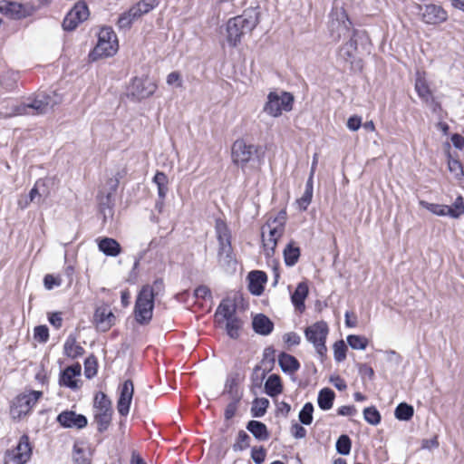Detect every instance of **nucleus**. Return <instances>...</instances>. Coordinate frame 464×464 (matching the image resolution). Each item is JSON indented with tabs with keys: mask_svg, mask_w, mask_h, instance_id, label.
<instances>
[{
	"mask_svg": "<svg viewBox=\"0 0 464 464\" xmlns=\"http://www.w3.org/2000/svg\"><path fill=\"white\" fill-rule=\"evenodd\" d=\"M258 23L259 12L256 8H248L242 14L229 18L219 31L222 44L229 48L238 46L243 36L255 29Z\"/></svg>",
	"mask_w": 464,
	"mask_h": 464,
	"instance_id": "obj_1",
	"label": "nucleus"
},
{
	"mask_svg": "<svg viewBox=\"0 0 464 464\" xmlns=\"http://www.w3.org/2000/svg\"><path fill=\"white\" fill-rule=\"evenodd\" d=\"M231 161L246 175H251L261 172L265 155L255 145L237 140L231 147Z\"/></svg>",
	"mask_w": 464,
	"mask_h": 464,
	"instance_id": "obj_2",
	"label": "nucleus"
},
{
	"mask_svg": "<svg viewBox=\"0 0 464 464\" xmlns=\"http://www.w3.org/2000/svg\"><path fill=\"white\" fill-rule=\"evenodd\" d=\"M61 102L62 96L55 92L39 93L33 101L21 106L12 105L9 110L1 113L4 117H13L15 115L27 114L28 109L34 110L36 113H45Z\"/></svg>",
	"mask_w": 464,
	"mask_h": 464,
	"instance_id": "obj_3",
	"label": "nucleus"
},
{
	"mask_svg": "<svg viewBox=\"0 0 464 464\" xmlns=\"http://www.w3.org/2000/svg\"><path fill=\"white\" fill-rule=\"evenodd\" d=\"M119 40L111 27H102L97 33V43L89 53L92 62L108 59L117 54Z\"/></svg>",
	"mask_w": 464,
	"mask_h": 464,
	"instance_id": "obj_4",
	"label": "nucleus"
},
{
	"mask_svg": "<svg viewBox=\"0 0 464 464\" xmlns=\"http://www.w3.org/2000/svg\"><path fill=\"white\" fill-rule=\"evenodd\" d=\"M286 222V213L280 211L271 217L262 228V246L266 256L274 254L279 238L283 236Z\"/></svg>",
	"mask_w": 464,
	"mask_h": 464,
	"instance_id": "obj_5",
	"label": "nucleus"
},
{
	"mask_svg": "<svg viewBox=\"0 0 464 464\" xmlns=\"http://www.w3.org/2000/svg\"><path fill=\"white\" fill-rule=\"evenodd\" d=\"M43 393L29 391L15 396L9 404V417L14 421H22L28 418Z\"/></svg>",
	"mask_w": 464,
	"mask_h": 464,
	"instance_id": "obj_6",
	"label": "nucleus"
},
{
	"mask_svg": "<svg viewBox=\"0 0 464 464\" xmlns=\"http://www.w3.org/2000/svg\"><path fill=\"white\" fill-rule=\"evenodd\" d=\"M329 334V324L324 320L314 322L304 329V335L306 342L314 347L315 353L322 360H324L327 354L326 342Z\"/></svg>",
	"mask_w": 464,
	"mask_h": 464,
	"instance_id": "obj_7",
	"label": "nucleus"
},
{
	"mask_svg": "<svg viewBox=\"0 0 464 464\" xmlns=\"http://www.w3.org/2000/svg\"><path fill=\"white\" fill-rule=\"evenodd\" d=\"M294 102L295 98L291 92L276 90L267 94L263 111L269 117L278 118L283 113L292 111Z\"/></svg>",
	"mask_w": 464,
	"mask_h": 464,
	"instance_id": "obj_8",
	"label": "nucleus"
},
{
	"mask_svg": "<svg viewBox=\"0 0 464 464\" xmlns=\"http://www.w3.org/2000/svg\"><path fill=\"white\" fill-rule=\"evenodd\" d=\"M154 291L151 286L144 285L139 292L134 307V318L140 324H148L153 314Z\"/></svg>",
	"mask_w": 464,
	"mask_h": 464,
	"instance_id": "obj_9",
	"label": "nucleus"
},
{
	"mask_svg": "<svg viewBox=\"0 0 464 464\" xmlns=\"http://www.w3.org/2000/svg\"><path fill=\"white\" fill-rule=\"evenodd\" d=\"M418 203L420 208L436 217H449L458 219L464 216V198L461 196L457 197L451 205L433 203L424 199L419 200Z\"/></svg>",
	"mask_w": 464,
	"mask_h": 464,
	"instance_id": "obj_10",
	"label": "nucleus"
},
{
	"mask_svg": "<svg viewBox=\"0 0 464 464\" xmlns=\"http://www.w3.org/2000/svg\"><path fill=\"white\" fill-rule=\"evenodd\" d=\"M157 90L155 80L148 74H140L133 77L128 86V96L141 101L154 94Z\"/></svg>",
	"mask_w": 464,
	"mask_h": 464,
	"instance_id": "obj_11",
	"label": "nucleus"
},
{
	"mask_svg": "<svg viewBox=\"0 0 464 464\" xmlns=\"http://www.w3.org/2000/svg\"><path fill=\"white\" fill-rule=\"evenodd\" d=\"M35 12L36 7L31 2L0 1V14L13 20L27 18L32 16Z\"/></svg>",
	"mask_w": 464,
	"mask_h": 464,
	"instance_id": "obj_12",
	"label": "nucleus"
},
{
	"mask_svg": "<svg viewBox=\"0 0 464 464\" xmlns=\"http://www.w3.org/2000/svg\"><path fill=\"white\" fill-rule=\"evenodd\" d=\"M92 324L99 332H108L117 322V316L109 304L101 303L95 306Z\"/></svg>",
	"mask_w": 464,
	"mask_h": 464,
	"instance_id": "obj_13",
	"label": "nucleus"
},
{
	"mask_svg": "<svg viewBox=\"0 0 464 464\" xmlns=\"http://www.w3.org/2000/svg\"><path fill=\"white\" fill-rule=\"evenodd\" d=\"M32 449L27 437H22L16 446L6 450L4 464H25L31 458Z\"/></svg>",
	"mask_w": 464,
	"mask_h": 464,
	"instance_id": "obj_14",
	"label": "nucleus"
},
{
	"mask_svg": "<svg viewBox=\"0 0 464 464\" xmlns=\"http://www.w3.org/2000/svg\"><path fill=\"white\" fill-rule=\"evenodd\" d=\"M95 420L99 430H105L111 419V403L103 392H98L94 398Z\"/></svg>",
	"mask_w": 464,
	"mask_h": 464,
	"instance_id": "obj_15",
	"label": "nucleus"
},
{
	"mask_svg": "<svg viewBox=\"0 0 464 464\" xmlns=\"http://www.w3.org/2000/svg\"><path fill=\"white\" fill-rule=\"evenodd\" d=\"M90 15L89 8L83 2H78L68 12L63 22V28L66 31L75 30Z\"/></svg>",
	"mask_w": 464,
	"mask_h": 464,
	"instance_id": "obj_16",
	"label": "nucleus"
},
{
	"mask_svg": "<svg viewBox=\"0 0 464 464\" xmlns=\"http://www.w3.org/2000/svg\"><path fill=\"white\" fill-rule=\"evenodd\" d=\"M420 16L421 21L428 25H439L448 20L447 11L435 4L420 6Z\"/></svg>",
	"mask_w": 464,
	"mask_h": 464,
	"instance_id": "obj_17",
	"label": "nucleus"
},
{
	"mask_svg": "<svg viewBox=\"0 0 464 464\" xmlns=\"http://www.w3.org/2000/svg\"><path fill=\"white\" fill-rule=\"evenodd\" d=\"M94 448L85 440L76 441L72 449L71 459L73 464H92Z\"/></svg>",
	"mask_w": 464,
	"mask_h": 464,
	"instance_id": "obj_18",
	"label": "nucleus"
},
{
	"mask_svg": "<svg viewBox=\"0 0 464 464\" xmlns=\"http://www.w3.org/2000/svg\"><path fill=\"white\" fill-rule=\"evenodd\" d=\"M443 151L446 158L448 171L454 179L460 181L464 179V167L458 154L451 150L449 143L443 144Z\"/></svg>",
	"mask_w": 464,
	"mask_h": 464,
	"instance_id": "obj_19",
	"label": "nucleus"
},
{
	"mask_svg": "<svg viewBox=\"0 0 464 464\" xmlns=\"http://www.w3.org/2000/svg\"><path fill=\"white\" fill-rule=\"evenodd\" d=\"M57 421L67 429H82L87 425V419L82 414L65 411L57 416Z\"/></svg>",
	"mask_w": 464,
	"mask_h": 464,
	"instance_id": "obj_20",
	"label": "nucleus"
},
{
	"mask_svg": "<svg viewBox=\"0 0 464 464\" xmlns=\"http://www.w3.org/2000/svg\"><path fill=\"white\" fill-rule=\"evenodd\" d=\"M218 239L219 242V259L227 262L231 258L232 249L230 246L229 235L225 225H218Z\"/></svg>",
	"mask_w": 464,
	"mask_h": 464,
	"instance_id": "obj_21",
	"label": "nucleus"
},
{
	"mask_svg": "<svg viewBox=\"0 0 464 464\" xmlns=\"http://www.w3.org/2000/svg\"><path fill=\"white\" fill-rule=\"evenodd\" d=\"M81 372L79 364L67 367L61 375L60 383L71 389H78L82 383Z\"/></svg>",
	"mask_w": 464,
	"mask_h": 464,
	"instance_id": "obj_22",
	"label": "nucleus"
},
{
	"mask_svg": "<svg viewBox=\"0 0 464 464\" xmlns=\"http://www.w3.org/2000/svg\"><path fill=\"white\" fill-rule=\"evenodd\" d=\"M239 296L234 295V296H228L222 301L215 314L216 322H222L227 319L236 317L234 314L236 312L237 300Z\"/></svg>",
	"mask_w": 464,
	"mask_h": 464,
	"instance_id": "obj_23",
	"label": "nucleus"
},
{
	"mask_svg": "<svg viewBox=\"0 0 464 464\" xmlns=\"http://www.w3.org/2000/svg\"><path fill=\"white\" fill-rule=\"evenodd\" d=\"M133 384L131 382H124L121 388L120 398L117 405L118 411L121 415H127L129 413L133 396Z\"/></svg>",
	"mask_w": 464,
	"mask_h": 464,
	"instance_id": "obj_24",
	"label": "nucleus"
},
{
	"mask_svg": "<svg viewBox=\"0 0 464 464\" xmlns=\"http://www.w3.org/2000/svg\"><path fill=\"white\" fill-rule=\"evenodd\" d=\"M252 325L254 331L261 335L269 334L274 328L272 321L263 314H257L253 316Z\"/></svg>",
	"mask_w": 464,
	"mask_h": 464,
	"instance_id": "obj_25",
	"label": "nucleus"
},
{
	"mask_svg": "<svg viewBox=\"0 0 464 464\" xmlns=\"http://www.w3.org/2000/svg\"><path fill=\"white\" fill-rule=\"evenodd\" d=\"M266 282V276L261 271H254L248 275V289L255 295H260Z\"/></svg>",
	"mask_w": 464,
	"mask_h": 464,
	"instance_id": "obj_26",
	"label": "nucleus"
},
{
	"mask_svg": "<svg viewBox=\"0 0 464 464\" xmlns=\"http://www.w3.org/2000/svg\"><path fill=\"white\" fill-rule=\"evenodd\" d=\"M309 288L308 285L305 282H302L298 284L295 292L292 295V303L295 305V309L299 312H304L305 309L304 301L308 295Z\"/></svg>",
	"mask_w": 464,
	"mask_h": 464,
	"instance_id": "obj_27",
	"label": "nucleus"
},
{
	"mask_svg": "<svg viewBox=\"0 0 464 464\" xmlns=\"http://www.w3.org/2000/svg\"><path fill=\"white\" fill-rule=\"evenodd\" d=\"M98 246L106 256H116L121 253L120 244L112 238L104 237L98 240Z\"/></svg>",
	"mask_w": 464,
	"mask_h": 464,
	"instance_id": "obj_28",
	"label": "nucleus"
},
{
	"mask_svg": "<svg viewBox=\"0 0 464 464\" xmlns=\"http://www.w3.org/2000/svg\"><path fill=\"white\" fill-rule=\"evenodd\" d=\"M313 175L314 169L310 174V177L306 182L305 189L300 198L297 199L296 203L301 210H306L313 199L314 188H313Z\"/></svg>",
	"mask_w": 464,
	"mask_h": 464,
	"instance_id": "obj_29",
	"label": "nucleus"
},
{
	"mask_svg": "<svg viewBox=\"0 0 464 464\" xmlns=\"http://www.w3.org/2000/svg\"><path fill=\"white\" fill-rule=\"evenodd\" d=\"M334 392L329 388L322 389L318 393L317 403L323 411L330 410L334 405Z\"/></svg>",
	"mask_w": 464,
	"mask_h": 464,
	"instance_id": "obj_30",
	"label": "nucleus"
},
{
	"mask_svg": "<svg viewBox=\"0 0 464 464\" xmlns=\"http://www.w3.org/2000/svg\"><path fill=\"white\" fill-rule=\"evenodd\" d=\"M216 323L218 324V327L225 329L227 334L231 338H237L238 336V333L241 328V322L237 317Z\"/></svg>",
	"mask_w": 464,
	"mask_h": 464,
	"instance_id": "obj_31",
	"label": "nucleus"
},
{
	"mask_svg": "<svg viewBox=\"0 0 464 464\" xmlns=\"http://www.w3.org/2000/svg\"><path fill=\"white\" fill-rule=\"evenodd\" d=\"M278 362L281 369L285 372H295L300 367V364L295 357L287 353H282L278 358Z\"/></svg>",
	"mask_w": 464,
	"mask_h": 464,
	"instance_id": "obj_32",
	"label": "nucleus"
},
{
	"mask_svg": "<svg viewBox=\"0 0 464 464\" xmlns=\"http://www.w3.org/2000/svg\"><path fill=\"white\" fill-rule=\"evenodd\" d=\"M158 5L157 0H140L130 9L140 19L144 14L152 11Z\"/></svg>",
	"mask_w": 464,
	"mask_h": 464,
	"instance_id": "obj_33",
	"label": "nucleus"
},
{
	"mask_svg": "<svg viewBox=\"0 0 464 464\" xmlns=\"http://www.w3.org/2000/svg\"><path fill=\"white\" fill-rule=\"evenodd\" d=\"M282 382L281 379L276 374H271L268 376L265 383L266 392L269 396H276L282 392Z\"/></svg>",
	"mask_w": 464,
	"mask_h": 464,
	"instance_id": "obj_34",
	"label": "nucleus"
},
{
	"mask_svg": "<svg viewBox=\"0 0 464 464\" xmlns=\"http://www.w3.org/2000/svg\"><path fill=\"white\" fill-rule=\"evenodd\" d=\"M246 428L257 440H265L268 439V431L264 423L257 420H251L248 422Z\"/></svg>",
	"mask_w": 464,
	"mask_h": 464,
	"instance_id": "obj_35",
	"label": "nucleus"
},
{
	"mask_svg": "<svg viewBox=\"0 0 464 464\" xmlns=\"http://www.w3.org/2000/svg\"><path fill=\"white\" fill-rule=\"evenodd\" d=\"M300 256L299 247L293 242L289 243L284 250L285 263L288 266H294Z\"/></svg>",
	"mask_w": 464,
	"mask_h": 464,
	"instance_id": "obj_36",
	"label": "nucleus"
},
{
	"mask_svg": "<svg viewBox=\"0 0 464 464\" xmlns=\"http://www.w3.org/2000/svg\"><path fill=\"white\" fill-rule=\"evenodd\" d=\"M139 20L136 14L130 9V7L123 12L118 18L117 24L120 29H130L132 24Z\"/></svg>",
	"mask_w": 464,
	"mask_h": 464,
	"instance_id": "obj_37",
	"label": "nucleus"
},
{
	"mask_svg": "<svg viewBox=\"0 0 464 464\" xmlns=\"http://www.w3.org/2000/svg\"><path fill=\"white\" fill-rule=\"evenodd\" d=\"M346 341L353 350L364 351L369 344L368 338L359 334H349Z\"/></svg>",
	"mask_w": 464,
	"mask_h": 464,
	"instance_id": "obj_38",
	"label": "nucleus"
},
{
	"mask_svg": "<svg viewBox=\"0 0 464 464\" xmlns=\"http://www.w3.org/2000/svg\"><path fill=\"white\" fill-rule=\"evenodd\" d=\"M414 410L413 407L407 403H400L394 411L395 418L399 420L407 421L411 419L413 416Z\"/></svg>",
	"mask_w": 464,
	"mask_h": 464,
	"instance_id": "obj_39",
	"label": "nucleus"
},
{
	"mask_svg": "<svg viewBox=\"0 0 464 464\" xmlns=\"http://www.w3.org/2000/svg\"><path fill=\"white\" fill-rule=\"evenodd\" d=\"M153 181L157 185L159 197L164 198L168 191V177L165 173L159 171L155 174Z\"/></svg>",
	"mask_w": 464,
	"mask_h": 464,
	"instance_id": "obj_40",
	"label": "nucleus"
},
{
	"mask_svg": "<svg viewBox=\"0 0 464 464\" xmlns=\"http://www.w3.org/2000/svg\"><path fill=\"white\" fill-rule=\"evenodd\" d=\"M269 406V401L266 398H257L253 401L251 412L254 417H262Z\"/></svg>",
	"mask_w": 464,
	"mask_h": 464,
	"instance_id": "obj_41",
	"label": "nucleus"
},
{
	"mask_svg": "<svg viewBox=\"0 0 464 464\" xmlns=\"http://www.w3.org/2000/svg\"><path fill=\"white\" fill-rule=\"evenodd\" d=\"M362 413L365 421L369 424L376 426L381 422V414L375 407H367L363 410Z\"/></svg>",
	"mask_w": 464,
	"mask_h": 464,
	"instance_id": "obj_42",
	"label": "nucleus"
},
{
	"mask_svg": "<svg viewBox=\"0 0 464 464\" xmlns=\"http://www.w3.org/2000/svg\"><path fill=\"white\" fill-rule=\"evenodd\" d=\"M347 351V345L345 344L343 340H339L334 343L333 352L334 358L336 362H340L344 361L346 358Z\"/></svg>",
	"mask_w": 464,
	"mask_h": 464,
	"instance_id": "obj_43",
	"label": "nucleus"
},
{
	"mask_svg": "<svg viewBox=\"0 0 464 464\" xmlns=\"http://www.w3.org/2000/svg\"><path fill=\"white\" fill-rule=\"evenodd\" d=\"M415 89L420 97H421L422 99L429 100L430 98L431 92L429 84L424 77L419 76L417 78Z\"/></svg>",
	"mask_w": 464,
	"mask_h": 464,
	"instance_id": "obj_44",
	"label": "nucleus"
},
{
	"mask_svg": "<svg viewBox=\"0 0 464 464\" xmlns=\"http://www.w3.org/2000/svg\"><path fill=\"white\" fill-rule=\"evenodd\" d=\"M314 406L311 402L304 405L299 412V420L304 425H310L313 421Z\"/></svg>",
	"mask_w": 464,
	"mask_h": 464,
	"instance_id": "obj_45",
	"label": "nucleus"
},
{
	"mask_svg": "<svg viewBox=\"0 0 464 464\" xmlns=\"http://www.w3.org/2000/svg\"><path fill=\"white\" fill-rule=\"evenodd\" d=\"M82 349L76 344L73 339H68L64 344V353L67 356L75 358L82 354Z\"/></svg>",
	"mask_w": 464,
	"mask_h": 464,
	"instance_id": "obj_46",
	"label": "nucleus"
},
{
	"mask_svg": "<svg viewBox=\"0 0 464 464\" xmlns=\"http://www.w3.org/2000/svg\"><path fill=\"white\" fill-rule=\"evenodd\" d=\"M34 339L35 342L44 343L49 339V330L45 325H39L34 328Z\"/></svg>",
	"mask_w": 464,
	"mask_h": 464,
	"instance_id": "obj_47",
	"label": "nucleus"
},
{
	"mask_svg": "<svg viewBox=\"0 0 464 464\" xmlns=\"http://www.w3.org/2000/svg\"><path fill=\"white\" fill-rule=\"evenodd\" d=\"M336 450L342 455H348L351 450V440L348 436L342 435L336 442Z\"/></svg>",
	"mask_w": 464,
	"mask_h": 464,
	"instance_id": "obj_48",
	"label": "nucleus"
},
{
	"mask_svg": "<svg viewBox=\"0 0 464 464\" xmlns=\"http://www.w3.org/2000/svg\"><path fill=\"white\" fill-rule=\"evenodd\" d=\"M61 285L62 277L59 275L48 274L44 277V285L47 290H52Z\"/></svg>",
	"mask_w": 464,
	"mask_h": 464,
	"instance_id": "obj_49",
	"label": "nucleus"
},
{
	"mask_svg": "<svg viewBox=\"0 0 464 464\" xmlns=\"http://www.w3.org/2000/svg\"><path fill=\"white\" fill-rule=\"evenodd\" d=\"M97 361L94 357H88L84 362V374L87 378H92L97 373Z\"/></svg>",
	"mask_w": 464,
	"mask_h": 464,
	"instance_id": "obj_50",
	"label": "nucleus"
},
{
	"mask_svg": "<svg viewBox=\"0 0 464 464\" xmlns=\"http://www.w3.org/2000/svg\"><path fill=\"white\" fill-rule=\"evenodd\" d=\"M166 82L169 86L173 88H182L183 86V79L179 72H171L167 75Z\"/></svg>",
	"mask_w": 464,
	"mask_h": 464,
	"instance_id": "obj_51",
	"label": "nucleus"
},
{
	"mask_svg": "<svg viewBox=\"0 0 464 464\" xmlns=\"http://www.w3.org/2000/svg\"><path fill=\"white\" fill-rule=\"evenodd\" d=\"M450 148H454L459 151L464 150V137L459 133H453L450 136V142H448Z\"/></svg>",
	"mask_w": 464,
	"mask_h": 464,
	"instance_id": "obj_52",
	"label": "nucleus"
},
{
	"mask_svg": "<svg viewBox=\"0 0 464 464\" xmlns=\"http://www.w3.org/2000/svg\"><path fill=\"white\" fill-rule=\"evenodd\" d=\"M283 340L288 347L296 346L301 343L300 335L294 332L286 333Z\"/></svg>",
	"mask_w": 464,
	"mask_h": 464,
	"instance_id": "obj_53",
	"label": "nucleus"
},
{
	"mask_svg": "<svg viewBox=\"0 0 464 464\" xmlns=\"http://www.w3.org/2000/svg\"><path fill=\"white\" fill-rule=\"evenodd\" d=\"M362 117L358 115H353L348 118L346 127L352 131H357L362 126Z\"/></svg>",
	"mask_w": 464,
	"mask_h": 464,
	"instance_id": "obj_54",
	"label": "nucleus"
},
{
	"mask_svg": "<svg viewBox=\"0 0 464 464\" xmlns=\"http://www.w3.org/2000/svg\"><path fill=\"white\" fill-rule=\"evenodd\" d=\"M249 437L244 432L240 431L237 436V442L234 445L235 450H242L248 446Z\"/></svg>",
	"mask_w": 464,
	"mask_h": 464,
	"instance_id": "obj_55",
	"label": "nucleus"
},
{
	"mask_svg": "<svg viewBox=\"0 0 464 464\" xmlns=\"http://www.w3.org/2000/svg\"><path fill=\"white\" fill-rule=\"evenodd\" d=\"M251 456L256 464H262L266 459V450L263 448H255L252 450Z\"/></svg>",
	"mask_w": 464,
	"mask_h": 464,
	"instance_id": "obj_56",
	"label": "nucleus"
},
{
	"mask_svg": "<svg viewBox=\"0 0 464 464\" xmlns=\"http://www.w3.org/2000/svg\"><path fill=\"white\" fill-rule=\"evenodd\" d=\"M329 382L339 391H344L347 388L344 380L338 375H332Z\"/></svg>",
	"mask_w": 464,
	"mask_h": 464,
	"instance_id": "obj_57",
	"label": "nucleus"
},
{
	"mask_svg": "<svg viewBox=\"0 0 464 464\" xmlns=\"http://www.w3.org/2000/svg\"><path fill=\"white\" fill-rule=\"evenodd\" d=\"M48 320L49 323L56 328H60L62 326L63 317L61 313L55 312L49 314Z\"/></svg>",
	"mask_w": 464,
	"mask_h": 464,
	"instance_id": "obj_58",
	"label": "nucleus"
},
{
	"mask_svg": "<svg viewBox=\"0 0 464 464\" xmlns=\"http://www.w3.org/2000/svg\"><path fill=\"white\" fill-rule=\"evenodd\" d=\"M291 433L295 439H303L306 434V430L298 423H295L292 425Z\"/></svg>",
	"mask_w": 464,
	"mask_h": 464,
	"instance_id": "obj_59",
	"label": "nucleus"
},
{
	"mask_svg": "<svg viewBox=\"0 0 464 464\" xmlns=\"http://www.w3.org/2000/svg\"><path fill=\"white\" fill-rule=\"evenodd\" d=\"M195 296L197 298L207 299L210 296L209 289L205 285H200L195 289Z\"/></svg>",
	"mask_w": 464,
	"mask_h": 464,
	"instance_id": "obj_60",
	"label": "nucleus"
},
{
	"mask_svg": "<svg viewBox=\"0 0 464 464\" xmlns=\"http://www.w3.org/2000/svg\"><path fill=\"white\" fill-rule=\"evenodd\" d=\"M339 415L342 416H352L356 412L353 406H342L337 410Z\"/></svg>",
	"mask_w": 464,
	"mask_h": 464,
	"instance_id": "obj_61",
	"label": "nucleus"
},
{
	"mask_svg": "<svg viewBox=\"0 0 464 464\" xmlns=\"http://www.w3.org/2000/svg\"><path fill=\"white\" fill-rule=\"evenodd\" d=\"M237 412V405L236 403H230L227 406L225 411V418L227 420L232 419Z\"/></svg>",
	"mask_w": 464,
	"mask_h": 464,
	"instance_id": "obj_62",
	"label": "nucleus"
},
{
	"mask_svg": "<svg viewBox=\"0 0 464 464\" xmlns=\"http://www.w3.org/2000/svg\"><path fill=\"white\" fill-rule=\"evenodd\" d=\"M41 195L36 187H34L29 192V198L31 202L39 201Z\"/></svg>",
	"mask_w": 464,
	"mask_h": 464,
	"instance_id": "obj_63",
	"label": "nucleus"
},
{
	"mask_svg": "<svg viewBox=\"0 0 464 464\" xmlns=\"http://www.w3.org/2000/svg\"><path fill=\"white\" fill-rule=\"evenodd\" d=\"M345 325L349 328H353L357 325L356 319L351 318V314L349 312L345 313Z\"/></svg>",
	"mask_w": 464,
	"mask_h": 464,
	"instance_id": "obj_64",
	"label": "nucleus"
}]
</instances>
